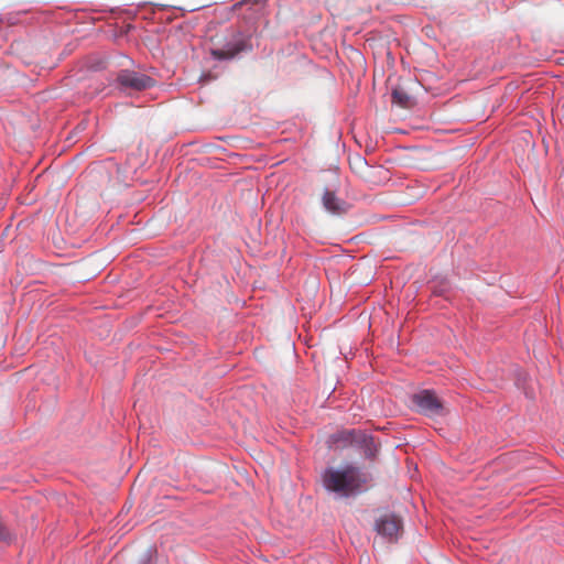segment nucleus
<instances>
[{"mask_svg": "<svg viewBox=\"0 0 564 564\" xmlns=\"http://www.w3.org/2000/svg\"><path fill=\"white\" fill-rule=\"evenodd\" d=\"M324 208L333 215H344L349 209V204L339 198L335 192L326 189L322 196Z\"/></svg>", "mask_w": 564, "mask_h": 564, "instance_id": "obj_6", "label": "nucleus"}, {"mask_svg": "<svg viewBox=\"0 0 564 564\" xmlns=\"http://www.w3.org/2000/svg\"><path fill=\"white\" fill-rule=\"evenodd\" d=\"M323 481L326 489L341 496H349L360 487L358 470L352 466L343 469H327Z\"/></svg>", "mask_w": 564, "mask_h": 564, "instance_id": "obj_1", "label": "nucleus"}, {"mask_svg": "<svg viewBox=\"0 0 564 564\" xmlns=\"http://www.w3.org/2000/svg\"><path fill=\"white\" fill-rule=\"evenodd\" d=\"M117 82L121 90L133 93L151 88L155 80L140 72L121 69L117 75Z\"/></svg>", "mask_w": 564, "mask_h": 564, "instance_id": "obj_2", "label": "nucleus"}, {"mask_svg": "<svg viewBox=\"0 0 564 564\" xmlns=\"http://www.w3.org/2000/svg\"><path fill=\"white\" fill-rule=\"evenodd\" d=\"M343 440L344 442L351 443L355 441V431L344 432L338 435V441Z\"/></svg>", "mask_w": 564, "mask_h": 564, "instance_id": "obj_8", "label": "nucleus"}, {"mask_svg": "<svg viewBox=\"0 0 564 564\" xmlns=\"http://www.w3.org/2000/svg\"><path fill=\"white\" fill-rule=\"evenodd\" d=\"M412 402L424 415L438 416L444 414L443 402L432 390H422L413 394Z\"/></svg>", "mask_w": 564, "mask_h": 564, "instance_id": "obj_3", "label": "nucleus"}, {"mask_svg": "<svg viewBox=\"0 0 564 564\" xmlns=\"http://www.w3.org/2000/svg\"><path fill=\"white\" fill-rule=\"evenodd\" d=\"M392 101L402 108H410L412 106L411 96L400 86L392 90Z\"/></svg>", "mask_w": 564, "mask_h": 564, "instance_id": "obj_7", "label": "nucleus"}, {"mask_svg": "<svg viewBox=\"0 0 564 564\" xmlns=\"http://www.w3.org/2000/svg\"><path fill=\"white\" fill-rule=\"evenodd\" d=\"M357 161H358V163H359V164H361V165H365V164H366V162H365V161H362L360 158H357Z\"/></svg>", "mask_w": 564, "mask_h": 564, "instance_id": "obj_10", "label": "nucleus"}, {"mask_svg": "<svg viewBox=\"0 0 564 564\" xmlns=\"http://www.w3.org/2000/svg\"><path fill=\"white\" fill-rule=\"evenodd\" d=\"M8 536H9V534L7 533V531L3 528V525L0 523V540L7 539Z\"/></svg>", "mask_w": 564, "mask_h": 564, "instance_id": "obj_9", "label": "nucleus"}, {"mask_svg": "<svg viewBox=\"0 0 564 564\" xmlns=\"http://www.w3.org/2000/svg\"><path fill=\"white\" fill-rule=\"evenodd\" d=\"M401 528V520L393 514L381 517L376 524L377 532L390 540L398 538Z\"/></svg>", "mask_w": 564, "mask_h": 564, "instance_id": "obj_5", "label": "nucleus"}, {"mask_svg": "<svg viewBox=\"0 0 564 564\" xmlns=\"http://www.w3.org/2000/svg\"><path fill=\"white\" fill-rule=\"evenodd\" d=\"M250 50V45L246 39H235L228 42L224 47L213 48L210 54L216 59H231L240 52Z\"/></svg>", "mask_w": 564, "mask_h": 564, "instance_id": "obj_4", "label": "nucleus"}]
</instances>
